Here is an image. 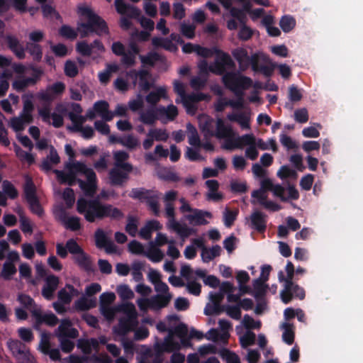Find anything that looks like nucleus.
Returning <instances> with one entry per match:
<instances>
[{
    "label": "nucleus",
    "mask_w": 363,
    "mask_h": 363,
    "mask_svg": "<svg viewBox=\"0 0 363 363\" xmlns=\"http://www.w3.org/2000/svg\"><path fill=\"white\" fill-rule=\"evenodd\" d=\"M77 211L84 216V219L89 223H94L96 220H103L105 218L119 220L124 216L121 209L111 204L104 203L97 199H78Z\"/></svg>",
    "instance_id": "1"
},
{
    "label": "nucleus",
    "mask_w": 363,
    "mask_h": 363,
    "mask_svg": "<svg viewBox=\"0 0 363 363\" xmlns=\"http://www.w3.org/2000/svg\"><path fill=\"white\" fill-rule=\"evenodd\" d=\"M222 81L224 85L238 96L236 101L228 100L229 106L234 108H242L243 107V90L252 86L253 83L252 79L230 72L223 76Z\"/></svg>",
    "instance_id": "2"
},
{
    "label": "nucleus",
    "mask_w": 363,
    "mask_h": 363,
    "mask_svg": "<svg viewBox=\"0 0 363 363\" xmlns=\"http://www.w3.org/2000/svg\"><path fill=\"white\" fill-rule=\"evenodd\" d=\"M13 70L18 74H23L26 70L32 71L30 77H18L12 83V87L18 92L25 91L26 88L35 85L42 78L44 72L41 67H36L34 65H29L27 67L20 63H13L12 65Z\"/></svg>",
    "instance_id": "3"
},
{
    "label": "nucleus",
    "mask_w": 363,
    "mask_h": 363,
    "mask_svg": "<svg viewBox=\"0 0 363 363\" xmlns=\"http://www.w3.org/2000/svg\"><path fill=\"white\" fill-rule=\"evenodd\" d=\"M218 52L221 53V56L220 57L219 62H216V69H213L212 67H208V63L206 60H203L199 65V71L201 74H208V71L213 73H216L218 74H222L224 73L225 70V67H228L230 68H234L235 66V62L230 57V56L225 52H223L220 50H217Z\"/></svg>",
    "instance_id": "4"
},
{
    "label": "nucleus",
    "mask_w": 363,
    "mask_h": 363,
    "mask_svg": "<svg viewBox=\"0 0 363 363\" xmlns=\"http://www.w3.org/2000/svg\"><path fill=\"white\" fill-rule=\"evenodd\" d=\"M225 142L222 148L227 150L241 149L246 145H252L255 142V137L252 134H245L239 136L235 132L231 136L224 138Z\"/></svg>",
    "instance_id": "5"
},
{
    "label": "nucleus",
    "mask_w": 363,
    "mask_h": 363,
    "mask_svg": "<svg viewBox=\"0 0 363 363\" xmlns=\"http://www.w3.org/2000/svg\"><path fill=\"white\" fill-rule=\"evenodd\" d=\"M129 196L133 199L139 200L141 202H145L147 206L160 199L158 191L152 189H146L142 187L132 189Z\"/></svg>",
    "instance_id": "6"
},
{
    "label": "nucleus",
    "mask_w": 363,
    "mask_h": 363,
    "mask_svg": "<svg viewBox=\"0 0 363 363\" xmlns=\"http://www.w3.org/2000/svg\"><path fill=\"white\" fill-rule=\"evenodd\" d=\"M305 296L306 293L303 288L294 282H292V285L289 290H286V285H284V289L280 292L281 301L285 304L289 303L294 298L303 300Z\"/></svg>",
    "instance_id": "7"
},
{
    "label": "nucleus",
    "mask_w": 363,
    "mask_h": 363,
    "mask_svg": "<svg viewBox=\"0 0 363 363\" xmlns=\"http://www.w3.org/2000/svg\"><path fill=\"white\" fill-rule=\"evenodd\" d=\"M55 216L57 219L63 224L66 229L72 231H77L82 228L80 218L77 216L69 217L66 211L62 208L55 212Z\"/></svg>",
    "instance_id": "8"
},
{
    "label": "nucleus",
    "mask_w": 363,
    "mask_h": 363,
    "mask_svg": "<svg viewBox=\"0 0 363 363\" xmlns=\"http://www.w3.org/2000/svg\"><path fill=\"white\" fill-rule=\"evenodd\" d=\"M65 89V85L63 82H57L49 86L45 91L38 93V99L48 104H50L55 96L62 94Z\"/></svg>",
    "instance_id": "9"
},
{
    "label": "nucleus",
    "mask_w": 363,
    "mask_h": 363,
    "mask_svg": "<svg viewBox=\"0 0 363 363\" xmlns=\"http://www.w3.org/2000/svg\"><path fill=\"white\" fill-rule=\"evenodd\" d=\"M192 242L198 248L202 249L201 257L204 262H208L213 259L215 257H218L220 254V247L218 245L213 246L210 249H207L204 245V242L202 238H196L192 240Z\"/></svg>",
    "instance_id": "10"
},
{
    "label": "nucleus",
    "mask_w": 363,
    "mask_h": 363,
    "mask_svg": "<svg viewBox=\"0 0 363 363\" xmlns=\"http://www.w3.org/2000/svg\"><path fill=\"white\" fill-rule=\"evenodd\" d=\"M77 51L84 57H89L94 50L99 52H104L105 48L100 40H94L91 44L86 41L78 42L76 45Z\"/></svg>",
    "instance_id": "11"
},
{
    "label": "nucleus",
    "mask_w": 363,
    "mask_h": 363,
    "mask_svg": "<svg viewBox=\"0 0 363 363\" xmlns=\"http://www.w3.org/2000/svg\"><path fill=\"white\" fill-rule=\"evenodd\" d=\"M74 262L87 274L94 273L96 271V267L93 263L91 257L82 250L75 256H72Z\"/></svg>",
    "instance_id": "12"
},
{
    "label": "nucleus",
    "mask_w": 363,
    "mask_h": 363,
    "mask_svg": "<svg viewBox=\"0 0 363 363\" xmlns=\"http://www.w3.org/2000/svg\"><path fill=\"white\" fill-rule=\"evenodd\" d=\"M78 13L79 15L87 18L86 22L81 23V26L86 28H91L94 24H99V23H102L103 25L104 23H106L101 17L94 13L93 11L87 6H79Z\"/></svg>",
    "instance_id": "13"
},
{
    "label": "nucleus",
    "mask_w": 363,
    "mask_h": 363,
    "mask_svg": "<svg viewBox=\"0 0 363 363\" xmlns=\"http://www.w3.org/2000/svg\"><path fill=\"white\" fill-rule=\"evenodd\" d=\"M95 244L98 248H105L106 252L113 253L116 251V247L113 242L106 236L104 231L99 228L94 233Z\"/></svg>",
    "instance_id": "14"
},
{
    "label": "nucleus",
    "mask_w": 363,
    "mask_h": 363,
    "mask_svg": "<svg viewBox=\"0 0 363 363\" xmlns=\"http://www.w3.org/2000/svg\"><path fill=\"white\" fill-rule=\"evenodd\" d=\"M131 172H127L121 168L113 167L108 172V178L111 186H121L128 179V174Z\"/></svg>",
    "instance_id": "15"
},
{
    "label": "nucleus",
    "mask_w": 363,
    "mask_h": 363,
    "mask_svg": "<svg viewBox=\"0 0 363 363\" xmlns=\"http://www.w3.org/2000/svg\"><path fill=\"white\" fill-rule=\"evenodd\" d=\"M115 7L118 13L132 18H139L141 13L140 9L125 3L123 0H115Z\"/></svg>",
    "instance_id": "16"
},
{
    "label": "nucleus",
    "mask_w": 363,
    "mask_h": 363,
    "mask_svg": "<svg viewBox=\"0 0 363 363\" xmlns=\"http://www.w3.org/2000/svg\"><path fill=\"white\" fill-rule=\"evenodd\" d=\"M267 216L264 213L255 211L250 216V227L252 229L264 233L267 228Z\"/></svg>",
    "instance_id": "17"
},
{
    "label": "nucleus",
    "mask_w": 363,
    "mask_h": 363,
    "mask_svg": "<svg viewBox=\"0 0 363 363\" xmlns=\"http://www.w3.org/2000/svg\"><path fill=\"white\" fill-rule=\"evenodd\" d=\"M59 278L51 274L47 277L45 281V285L42 289V295L47 300H51L53 298L54 293L59 285Z\"/></svg>",
    "instance_id": "18"
},
{
    "label": "nucleus",
    "mask_w": 363,
    "mask_h": 363,
    "mask_svg": "<svg viewBox=\"0 0 363 363\" xmlns=\"http://www.w3.org/2000/svg\"><path fill=\"white\" fill-rule=\"evenodd\" d=\"M32 316L35 318L37 325L45 323L50 326H55L58 323L57 317L53 313L43 314L40 308L31 310Z\"/></svg>",
    "instance_id": "19"
},
{
    "label": "nucleus",
    "mask_w": 363,
    "mask_h": 363,
    "mask_svg": "<svg viewBox=\"0 0 363 363\" xmlns=\"http://www.w3.org/2000/svg\"><path fill=\"white\" fill-rule=\"evenodd\" d=\"M6 45L9 49L20 60H23L26 57L25 48L21 44L17 37L12 35L6 36Z\"/></svg>",
    "instance_id": "20"
},
{
    "label": "nucleus",
    "mask_w": 363,
    "mask_h": 363,
    "mask_svg": "<svg viewBox=\"0 0 363 363\" xmlns=\"http://www.w3.org/2000/svg\"><path fill=\"white\" fill-rule=\"evenodd\" d=\"M234 133L230 125H225L223 119L218 118L216 121V131H210V135L215 136L218 139H224L231 136Z\"/></svg>",
    "instance_id": "21"
},
{
    "label": "nucleus",
    "mask_w": 363,
    "mask_h": 363,
    "mask_svg": "<svg viewBox=\"0 0 363 363\" xmlns=\"http://www.w3.org/2000/svg\"><path fill=\"white\" fill-rule=\"evenodd\" d=\"M72 322L69 319H63L57 328L58 337L77 338L79 336L78 330L72 328Z\"/></svg>",
    "instance_id": "22"
},
{
    "label": "nucleus",
    "mask_w": 363,
    "mask_h": 363,
    "mask_svg": "<svg viewBox=\"0 0 363 363\" xmlns=\"http://www.w3.org/2000/svg\"><path fill=\"white\" fill-rule=\"evenodd\" d=\"M212 217L213 215L211 212L197 208H194L192 214H189L186 216L189 223L195 225H207L208 222L205 218H211Z\"/></svg>",
    "instance_id": "23"
},
{
    "label": "nucleus",
    "mask_w": 363,
    "mask_h": 363,
    "mask_svg": "<svg viewBox=\"0 0 363 363\" xmlns=\"http://www.w3.org/2000/svg\"><path fill=\"white\" fill-rule=\"evenodd\" d=\"M65 167L67 169H72L75 172L77 176V173H81L85 175L87 180H91L95 178L94 171L89 168L85 164L80 162H69L66 164Z\"/></svg>",
    "instance_id": "24"
},
{
    "label": "nucleus",
    "mask_w": 363,
    "mask_h": 363,
    "mask_svg": "<svg viewBox=\"0 0 363 363\" xmlns=\"http://www.w3.org/2000/svg\"><path fill=\"white\" fill-rule=\"evenodd\" d=\"M78 30L81 34L82 38H86L91 33H94L97 35H102L103 34H108L109 30L106 23H99V24H94L91 28H86L81 26V23L79 25Z\"/></svg>",
    "instance_id": "25"
},
{
    "label": "nucleus",
    "mask_w": 363,
    "mask_h": 363,
    "mask_svg": "<svg viewBox=\"0 0 363 363\" xmlns=\"http://www.w3.org/2000/svg\"><path fill=\"white\" fill-rule=\"evenodd\" d=\"M130 155L124 150H118L113 153V159L115 160L114 167L121 168L127 172H132L133 167L130 163L126 162Z\"/></svg>",
    "instance_id": "26"
},
{
    "label": "nucleus",
    "mask_w": 363,
    "mask_h": 363,
    "mask_svg": "<svg viewBox=\"0 0 363 363\" xmlns=\"http://www.w3.org/2000/svg\"><path fill=\"white\" fill-rule=\"evenodd\" d=\"M157 108L150 107L146 111H141L139 116V121L143 124L153 125L157 120H160Z\"/></svg>",
    "instance_id": "27"
},
{
    "label": "nucleus",
    "mask_w": 363,
    "mask_h": 363,
    "mask_svg": "<svg viewBox=\"0 0 363 363\" xmlns=\"http://www.w3.org/2000/svg\"><path fill=\"white\" fill-rule=\"evenodd\" d=\"M97 114L105 121H111L113 118V112L108 110L109 104L106 101L100 100L94 103L93 106Z\"/></svg>",
    "instance_id": "28"
},
{
    "label": "nucleus",
    "mask_w": 363,
    "mask_h": 363,
    "mask_svg": "<svg viewBox=\"0 0 363 363\" xmlns=\"http://www.w3.org/2000/svg\"><path fill=\"white\" fill-rule=\"evenodd\" d=\"M294 271L293 263L289 261L286 266V277H285L282 271H279L278 273L279 281V282H284L286 290H289V287L292 285V282H294Z\"/></svg>",
    "instance_id": "29"
},
{
    "label": "nucleus",
    "mask_w": 363,
    "mask_h": 363,
    "mask_svg": "<svg viewBox=\"0 0 363 363\" xmlns=\"http://www.w3.org/2000/svg\"><path fill=\"white\" fill-rule=\"evenodd\" d=\"M233 56L238 61L239 64V69L241 72H245L248 69V53L246 49L242 48H238L232 52Z\"/></svg>",
    "instance_id": "30"
},
{
    "label": "nucleus",
    "mask_w": 363,
    "mask_h": 363,
    "mask_svg": "<svg viewBox=\"0 0 363 363\" xmlns=\"http://www.w3.org/2000/svg\"><path fill=\"white\" fill-rule=\"evenodd\" d=\"M157 111L160 120L165 117L168 121H174L178 116V108L173 104H169L167 107L160 106L157 108Z\"/></svg>",
    "instance_id": "31"
},
{
    "label": "nucleus",
    "mask_w": 363,
    "mask_h": 363,
    "mask_svg": "<svg viewBox=\"0 0 363 363\" xmlns=\"http://www.w3.org/2000/svg\"><path fill=\"white\" fill-rule=\"evenodd\" d=\"M54 173L56 174V177L60 184L73 186L77 181L75 172H74V171L72 169H68L67 172H65L62 170L55 169Z\"/></svg>",
    "instance_id": "32"
},
{
    "label": "nucleus",
    "mask_w": 363,
    "mask_h": 363,
    "mask_svg": "<svg viewBox=\"0 0 363 363\" xmlns=\"http://www.w3.org/2000/svg\"><path fill=\"white\" fill-rule=\"evenodd\" d=\"M167 97V91L164 87H158L155 91H150L145 97V101L155 107V106L161 99Z\"/></svg>",
    "instance_id": "33"
},
{
    "label": "nucleus",
    "mask_w": 363,
    "mask_h": 363,
    "mask_svg": "<svg viewBox=\"0 0 363 363\" xmlns=\"http://www.w3.org/2000/svg\"><path fill=\"white\" fill-rule=\"evenodd\" d=\"M27 50L33 61L39 62L43 57V48L38 43H27L25 50Z\"/></svg>",
    "instance_id": "34"
},
{
    "label": "nucleus",
    "mask_w": 363,
    "mask_h": 363,
    "mask_svg": "<svg viewBox=\"0 0 363 363\" xmlns=\"http://www.w3.org/2000/svg\"><path fill=\"white\" fill-rule=\"evenodd\" d=\"M96 306V298L88 299L84 296L79 298L74 302V308L78 311H85Z\"/></svg>",
    "instance_id": "35"
},
{
    "label": "nucleus",
    "mask_w": 363,
    "mask_h": 363,
    "mask_svg": "<svg viewBox=\"0 0 363 363\" xmlns=\"http://www.w3.org/2000/svg\"><path fill=\"white\" fill-rule=\"evenodd\" d=\"M136 325L137 322L133 318H121L118 323V330L117 333L119 335H125L128 332L133 330Z\"/></svg>",
    "instance_id": "36"
},
{
    "label": "nucleus",
    "mask_w": 363,
    "mask_h": 363,
    "mask_svg": "<svg viewBox=\"0 0 363 363\" xmlns=\"http://www.w3.org/2000/svg\"><path fill=\"white\" fill-rule=\"evenodd\" d=\"M23 193L26 201L38 198L36 194V187L32 179L29 177H26L25 184L23 185Z\"/></svg>",
    "instance_id": "37"
},
{
    "label": "nucleus",
    "mask_w": 363,
    "mask_h": 363,
    "mask_svg": "<svg viewBox=\"0 0 363 363\" xmlns=\"http://www.w3.org/2000/svg\"><path fill=\"white\" fill-rule=\"evenodd\" d=\"M150 77L151 74L149 71L146 69L139 70L138 85L140 91L147 92L151 89L152 84L149 81Z\"/></svg>",
    "instance_id": "38"
},
{
    "label": "nucleus",
    "mask_w": 363,
    "mask_h": 363,
    "mask_svg": "<svg viewBox=\"0 0 363 363\" xmlns=\"http://www.w3.org/2000/svg\"><path fill=\"white\" fill-rule=\"evenodd\" d=\"M77 182L80 188L84 191V194L87 196H93L96 189V175L95 178L91 180L84 182L82 179H77Z\"/></svg>",
    "instance_id": "39"
},
{
    "label": "nucleus",
    "mask_w": 363,
    "mask_h": 363,
    "mask_svg": "<svg viewBox=\"0 0 363 363\" xmlns=\"http://www.w3.org/2000/svg\"><path fill=\"white\" fill-rule=\"evenodd\" d=\"M7 346L14 357L22 354V352L27 348V346L20 340L13 339L8 340Z\"/></svg>",
    "instance_id": "40"
},
{
    "label": "nucleus",
    "mask_w": 363,
    "mask_h": 363,
    "mask_svg": "<svg viewBox=\"0 0 363 363\" xmlns=\"http://www.w3.org/2000/svg\"><path fill=\"white\" fill-rule=\"evenodd\" d=\"M293 327V325L289 323H284L281 325V328L284 330L282 334L283 341L289 345H291L294 342L295 333Z\"/></svg>",
    "instance_id": "41"
},
{
    "label": "nucleus",
    "mask_w": 363,
    "mask_h": 363,
    "mask_svg": "<svg viewBox=\"0 0 363 363\" xmlns=\"http://www.w3.org/2000/svg\"><path fill=\"white\" fill-rule=\"evenodd\" d=\"M172 294H159L152 298V306L157 308H162L166 307L172 299Z\"/></svg>",
    "instance_id": "42"
},
{
    "label": "nucleus",
    "mask_w": 363,
    "mask_h": 363,
    "mask_svg": "<svg viewBox=\"0 0 363 363\" xmlns=\"http://www.w3.org/2000/svg\"><path fill=\"white\" fill-rule=\"evenodd\" d=\"M68 116L74 124L73 127H69V129L72 131L79 132L80 129L83 127V123L86 121V118L84 116L77 115L72 112H69Z\"/></svg>",
    "instance_id": "43"
},
{
    "label": "nucleus",
    "mask_w": 363,
    "mask_h": 363,
    "mask_svg": "<svg viewBox=\"0 0 363 363\" xmlns=\"http://www.w3.org/2000/svg\"><path fill=\"white\" fill-rule=\"evenodd\" d=\"M2 189L6 196L11 199H16L18 196V190L9 180H4L2 182Z\"/></svg>",
    "instance_id": "44"
},
{
    "label": "nucleus",
    "mask_w": 363,
    "mask_h": 363,
    "mask_svg": "<svg viewBox=\"0 0 363 363\" xmlns=\"http://www.w3.org/2000/svg\"><path fill=\"white\" fill-rule=\"evenodd\" d=\"M186 129L189 134V143L192 146H200L201 141L196 128L191 123H188Z\"/></svg>",
    "instance_id": "45"
},
{
    "label": "nucleus",
    "mask_w": 363,
    "mask_h": 363,
    "mask_svg": "<svg viewBox=\"0 0 363 363\" xmlns=\"http://www.w3.org/2000/svg\"><path fill=\"white\" fill-rule=\"evenodd\" d=\"M121 145L130 150H133L140 147V143L138 138L131 134H128L123 138Z\"/></svg>",
    "instance_id": "46"
},
{
    "label": "nucleus",
    "mask_w": 363,
    "mask_h": 363,
    "mask_svg": "<svg viewBox=\"0 0 363 363\" xmlns=\"http://www.w3.org/2000/svg\"><path fill=\"white\" fill-rule=\"evenodd\" d=\"M16 272L17 269L13 263L5 262L3 264L1 276L5 280H10Z\"/></svg>",
    "instance_id": "47"
},
{
    "label": "nucleus",
    "mask_w": 363,
    "mask_h": 363,
    "mask_svg": "<svg viewBox=\"0 0 363 363\" xmlns=\"http://www.w3.org/2000/svg\"><path fill=\"white\" fill-rule=\"evenodd\" d=\"M252 285L255 290L254 296L256 298H260L265 296L268 287L265 282L256 279L253 281Z\"/></svg>",
    "instance_id": "48"
},
{
    "label": "nucleus",
    "mask_w": 363,
    "mask_h": 363,
    "mask_svg": "<svg viewBox=\"0 0 363 363\" xmlns=\"http://www.w3.org/2000/svg\"><path fill=\"white\" fill-rule=\"evenodd\" d=\"M145 256L153 262H159L163 259L164 254L160 248L152 246L147 251H145Z\"/></svg>",
    "instance_id": "49"
},
{
    "label": "nucleus",
    "mask_w": 363,
    "mask_h": 363,
    "mask_svg": "<svg viewBox=\"0 0 363 363\" xmlns=\"http://www.w3.org/2000/svg\"><path fill=\"white\" fill-rule=\"evenodd\" d=\"M17 300L22 306H23L26 309H28L30 312L33 308H38L33 298L28 294H18Z\"/></svg>",
    "instance_id": "50"
},
{
    "label": "nucleus",
    "mask_w": 363,
    "mask_h": 363,
    "mask_svg": "<svg viewBox=\"0 0 363 363\" xmlns=\"http://www.w3.org/2000/svg\"><path fill=\"white\" fill-rule=\"evenodd\" d=\"M27 203L32 213L37 215L40 218L44 216V209L40 203L38 197L29 200Z\"/></svg>",
    "instance_id": "51"
},
{
    "label": "nucleus",
    "mask_w": 363,
    "mask_h": 363,
    "mask_svg": "<svg viewBox=\"0 0 363 363\" xmlns=\"http://www.w3.org/2000/svg\"><path fill=\"white\" fill-rule=\"evenodd\" d=\"M279 26L284 33H289L295 27L296 21L292 16H284L279 21Z\"/></svg>",
    "instance_id": "52"
},
{
    "label": "nucleus",
    "mask_w": 363,
    "mask_h": 363,
    "mask_svg": "<svg viewBox=\"0 0 363 363\" xmlns=\"http://www.w3.org/2000/svg\"><path fill=\"white\" fill-rule=\"evenodd\" d=\"M147 136H151L157 141H166L169 135L166 130L160 128L150 129L147 133Z\"/></svg>",
    "instance_id": "53"
},
{
    "label": "nucleus",
    "mask_w": 363,
    "mask_h": 363,
    "mask_svg": "<svg viewBox=\"0 0 363 363\" xmlns=\"http://www.w3.org/2000/svg\"><path fill=\"white\" fill-rule=\"evenodd\" d=\"M127 224L125 225V231L132 237H135L138 231V219L133 216H128L127 218Z\"/></svg>",
    "instance_id": "54"
},
{
    "label": "nucleus",
    "mask_w": 363,
    "mask_h": 363,
    "mask_svg": "<svg viewBox=\"0 0 363 363\" xmlns=\"http://www.w3.org/2000/svg\"><path fill=\"white\" fill-rule=\"evenodd\" d=\"M140 58L143 64L153 67L161 60V56L157 52H149L147 55H140Z\"/></svg>",
    "instance_id": "55"
},
{
    "label": "nucleus",
    "mask_w": 363,
    "mask_h": 363,
    "mask_svg": "<svg viewBox=\"0 0 363 363\" xmlns=\"http://www.w3.org/2000/svg\"><path fill=\"white\" fill-rule=\"evenodd\" d=\"M11 77V74L8 72H4L0 76V97L4 96L9 87L8 79Z\"/></svg>",
    "instance_id": "56"
},
{
    "label": "nucleus",
    "mask_w": 363,
    "mask_h": 363,
    "mask_svg": "<svg viewBox=\"0 0 363 363\" xmlns=\"http://www.w3.org/2000/svg\"><path fill=\"white\" fill-rule=\"evenodd\" d=\"M59 34L67 39L74 40L77 37V33L74 28L68 25H63L59 29Z\"/></svg>",
    "instance_id": "57"
},
{
    "label": "nucleus",
    "mask_w": 363,
    "mask_h": 363,
    "mask_svg": "<svg viewBox=\"0 0 363 363\" xmlns=\"http://www.w3.org/2000/svg\"><path fill=\"white\" fill-rule=\"evenodd\" d=\"M196 26L193 24H186L183 22L180 25V32L186 38L192 39L195 36Z\"/></svg>",
    "instance_id": "58"
},
{
    "label": "nucleus",
    "mask_w": 363,
    "mask_h": 363,
    "mask_svg": "<svg viewBox=\"0 0 363 363\" xmlns=\"http://www.w3.org/2000/svg\"><path fill=\"white\" fill-rule=\"evenodd\" d=\"M238 212L226 208L223 213V221L227 228H230L237 218Z\"/></svg>",
    "instance_id": "59"
},
{
    "label": "nucleus",
    "mask_w": 363,
    "mask_h": 363,
    "mask_svg": "<svg viewBox=\"0 0 363 363\" xmlns=\"http://www.w3.org/2000/svg\"><path fill=\"white\" fill-rule=\"evenodd\" d=\"M253 30L247 26L246 23L240 25V28L238 34V37L240 40L247 41L250 40L253 35Z\"/></svg>",
    "instance_id": "60"
},
{
    "label": "nucleus",
    "mask_w": 363,
    "mask_h": 363,
    "mask_svg": "<svg viewBox=\"0 0 363 363\" xmlns=\"http://www.w3.org/2000/svg\"><path fill=\"white\" fill-rule=\"evenodd\" d=\"M144 106L143 97L140 94H138L136 99H131L128 101V107L130 111L136 112Z\"/></svg>",
    "instance_id": "61"
},
{
    "label": "nucleus",
    "mask_w": 363,
    "mask_h": 363,
    "mask_svg": "<svg viewBox=\"0 0 363 363\" xmlns=\"http://www.w3.org/2000/svg\"><path fill=\"white\" fill-rule=\"evenodd\" d=\"M220 356L225 359L227 363H240V357L235 352L228 349H223L220 352Z\"/></svg>",
    "instance_id": "62"
},
{
    "label": "nucleus",
    "mask_w": 363,
    "mask_h": 363,
    "mask_svg": "<svg viewBox=\"0 0 363 363\" xmlns=\"http://www.w3.org/2000/svg\"><path fill=\"white\" fill-rule=\"evenodd\" d=\"M117 292L123 300L132 299L134 296L133 291L128 285L125 284L118 286Z\"/></svg>",
    "instance_id": "63"
},
{
    "label": "nucleus",
    "mask_w": 363,
    "mask_h": 363,
    "mask_svg": "<svg viewBox=\"0 0 363 363\" xmlns=\"http://www.w3.org/2000/svg\"><path fill=\"white\" fill-rule=\"evenodd\" d=\"M15 359L18 363H36L28 347L22 352V354L18 355Z\"/></svg>",
    "instance_id": "64"
}]
</instances>
